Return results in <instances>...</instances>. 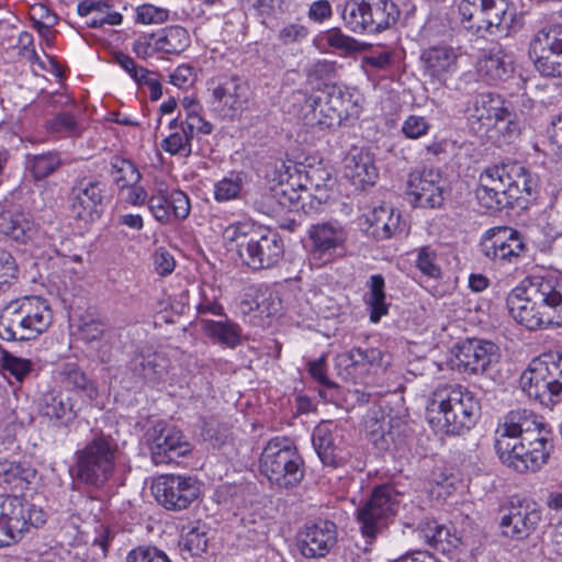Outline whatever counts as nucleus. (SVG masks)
Here are the masks:
<instances>
[{"instance_id": "c85d7f7f", "label": "nucleus", "mask_w": 562, "mask_h": 562, "mask_svg": "<svg viewBox=\"0 0 562 562\" xmlns=\"http://www.w3.org/2000/svg\"><path fill=\"white\" fill-rule=\"evenodd\" d=\"M420 58L426 74L439 82H445L457 69V55L449 47H430Z\"/></svg>"}, {"instance_id": "ddd939ff", "label": "nucleus", "mask_w": 562, "mask_h": 562, "mask_svg": "<svg viewBox=\"0 0 562 562\" xmlns=\"http://www.w3.org/2000/svg\"><path fill=\"white\" fill-rule=\"evenodd\" d=\"M400 507L398 495L392 486L382 485L357 510V520L363 537L374 539L387 525Z\"/></svg>"}, {"instance_id": "412c9836", "label": "nucleus", "mask_w": 562, "mask_h": 562, "mask_svg": "<svg viewBox=\"0 0 562 562\" xmlns=\"http://www.w3.org/2000/svg\"><path fill=\"white\" fill-rule=\"evenodd\" d=\"M148 209L157 221L167 224L175 220H186L191 204L183 191H168L165 182L156 181L148 199Z\"/></svg>"}, {"instance_id": "1a4fd4ad", "label": "nucleus", "mask_w": 562, "mask_h": 562, "mask_svg": "<svg viewBox=\"0 0 562 562\" xmlns=\"http://www.w3.org/2000/svg\"><path fill=\"white\" fill-rule=\"evenodd\" d=\"M400 16L397 5L389 0H348L341 11L347 29L355 33H379Z\"/></svg>"}, {"instance_id": "dca6fc26", "label": "nucleus", "mask_w": 562, "mask_h": 562, "mask_svg": "<svg viewBox=\"0 0 562 562\" xmlns=\"http://www.w3.org/2000/svg\"><path fill=\"white\" fill-rule=\"evenodd\" d=\"M541 521L540 505L530 498H513L504 508L499 527L505 537L525 540L538 530Z\"/></svg>"}, {"instance_id": "3c124183", "label": "nucleus", "mask_w": 562, "mask_h": 562, "mask_svg": "<svg viewBox=\"0 0 562 562\" xmlns=\"http://www.w3.org/2000/svg\"><path fill=\"white\" fill-rule=\"evenodd\" d=\"M256 290L249 289L245 293V297L240 302V311L244 314H249L255 310H259L261 314H266L267 316L273 315L278 312L280 306V301L278 297L272 294L269 295L266 300L258 302L255 297Z\"/></svg>"}, {"instance_id": "7ed1b4c3", "label": "nucleus", "mask_w": 562, "mask_h": 562, "mask_svg": "<svg viewBox=\"0 0 562 562\" xmlns=\"http://www.w3.org/2000/svg\"><path fill=\"white\" fill-rule=\"evenodd\" d=\"M535 187L536 181L521 164L507 161L487 167L480 175L475 194L483 207L501 211L530 196Z\"/></svg>"}, {"instance_id": "7c9ffc66", "label": "nucleus", "mask_w": 562, "mask_h": 562, "mask_svg": "<svg viewBox=\"0 0 562 562\" xmlns=\"http://www.w3.org/2000/svg\"><path fill=\"white\" fill-rule=\"evenodd\" d=\"M330 173L323 168H312L306 171L305 182L300 183L301 191L304 196L311 199L310 209L317 210L329 199V182H331Z\"/></svg>"}, {"instance_id": "0eeeda50", "label": "nucleus", "mask_w": 562, "mask_h": 562, "mask_svg": "<svg viewBox=\"0 0 562 562\" xmlns=\"http://www.w3.org/2000/svg\"><path fill=\"white\" fill-rule=\"evenodd\" d=\"M259 470L271 484L280 488L296 486L304 476L302 458L284 437L268 441L260 454Z\"/></svg>"}, {"instance_id": "e2e57ef3", "label": "nucleus", "mask_w": 562, "mask_h": 562, "mask_svg": "<svg viewBox=\"0 0 562 562\" xmlns=\"http://www.w3.org/2000/svg\"><path fill=\"white\" fill-rule=\"evenodd\" d=\"M255 206L257 210L269 216H280L281 206L279 199L277 198V186L271 188L269 191L263 192L256 201Z\"/></svg>"}, {"instance_id": "4468645a", "label": "nucleus", "mask_w": 562, "mask_h": 562, "mask_svg": "<svg viewBox=\"0 0 562 562\" xmlns=\"http://www.w3.org/2000/svg\"><path fill=\"white\" fill-rule=\"evenodd\" d=\"M551 356L533 359L520 376L522 391L540 403L553 402L562 394V381L558 380Z\"/></svg>"}, {"instance_id": "e433bc0d", "label": "nucleus", "mask_w": 562, "mask_h": 562, "mask_svg": "<svg viewBox=\"0 0 562 562\" xmlns=\"http://www.w3.org/2000/svg\"><path fill=\"white\" fill-rule=\"evenodd\" d=\"M0 233L24 243L33 233V223L22 212L5 211L0 213Z\"/></svg>"}, {"instance_id": "603ef678", "label": "nucleus", "mask_w": 562, "mask_h": 562, "mask_svg": "<svg viewBox=\"0 0 562 562\" xmlns=\"http://www.w3.org/2000/svg\"><path fill=\"white\" fill-rule=\"evenodd\" d=\"M59 165L60 159L55 153L36 155L29 160V169L37 180L44 179L53 173Z\"/></svg>"}, {"instance_id": "774afa93", "label": "nucleus", "mask_w": 562, "mask_h": 562, "mask_svg": "<svg viewBox=\"0 0 562 562\" xmlns=\"http://www.w3.org/2000/svg\"><path fill=\"white\" fill-rule=\"evenodd\" d=\"M392 63V53L390 50H381L363 56L361 59V67L363 70L369 71L370 68L383 70L386 69Z\"/></svg>"}, {"instance_id": "20e7f679", "label": "nucleus", "mask_w": 562, "mask_h": 562, "mask_svg": "<svg viewBox=\"0 0 562 562\" xmlns=\"http://www.w3.org/2000/svg\"><path fill=\"white\" fill-rule=\"evenodd\" d=\"M480 412L474 395L461 385H441L430 395L426 419L437 432L460 435L471 429Z\"/></svg>"}, {"instance_id": "2f4dec72", "label": "nucleus", "mask_w": 562, "mask_h": 562, "mask_svg": "<svg viewBox=\"0 0 562 562\" xmlns=\"http://www.w3.org/2000/svg\"><path fill=\"white\" fill-rule=\"evenodd\" d=\"M345 175L357 187L372 186L378 178V170L369 154L359 153L346 158Z\"/></svg>"}, {"instance_id": "6e6d98bb", "label": "nucleus", "mask_w": 562, "mask_h": 562, "mask_svg": "<svg viewBox=\"0 0 562 562\" xmlns=\"http://www.w3.org/2000/svg\"><path fill=\"white\" fill-rule=\"evenodd\" d=\"M416 267L423 274L429 278L437 279L441 276V269L438 265L437 256L435 251H431L427 247L419 249L416 258Z\"/></svg>"}, {"instance_id": "c03bdc74", "label": "nucleus", "mask_w": 562, "mask_h": 562, "mask_svg": "<svg viewBox=\"0 0 562 562\" xmlns=\"http://www.w3.org/2000/svg\"><path fill=\"white\" fill-rule=\"evenodd\" d=\"M111 176L120 188L136 184L140 180V173L135 165L126 159L115 157L111 161Z\"/></svg>"}, {"instance_id": "4c0bfd02", "label": "nucleus", "mask_w": 562, "mask_h": 562, "mask_svg": "<svg viewBox=\"0 0 562 562\" xmlns=\"http://www.w3.org/2000/svg\"><path fill=\"white\" fill-rule=\"evenodd\" d=\"M131 369L144 380H155L165 372V359L157 352L142 350L131 360Z\"/></svg>"}, {"instance_id": "4be33fe9", "label": "nucleus", "mask_w": 562, "mask_h": 562, "mask_svg": "<svg viewBox=\"0 0 562 562\" xmlns=\"http://www.w3.org/2000/svg\"><path fill=\"white\" fill-rule=\"evenodd\" d=\"M497 346L492 341L467 339L456 347L453 366L462 373H483L498 359Z\"/></svg>"}, {"instance_id": "9b49d317", "label": "nucleus", "mask_w": 562, "mask_h": 562, "mask_svg": "<svg viewBox=\"0 0 562 562\" xmlns=\"http://www.w3.org/2000/svg\"><path fill=\"white\" fill-rule=\"evenodd\" d=\"M470 117L473 126L477 124L479 133L488 134L495 131L512 137L520 132L517 115L510 109V104L498 94L476 95L470 108Z\"/></svg>"}, {"instance_id": "a19ab883", "label": "nucleus", "mask_w": 562, "mask_h": 562, "mask_svg": "<svg viewBox=\"0 0 562 562\" xmlns=\"http://www.w3.org/2000/svg\"><path fill=\"white\" fill-rule=\"evenodd\" d=\"M36 476V471L25 463L2 460L0 461V480L15 488L23 483H31Z\"/></svg>"}, {"instance_id": "a211bd4d", "label": "nucleus", "mask_w": 562, "mask_h": 562, "mask_svg": "<svg viewBox=\"0 0 562 562\" xmlns=\"http://www.w3.org/2000/svg\"><path fill=\"white\" fill-rule=\"evenodd\" d=\"M146 441L155 464H168L191 451L182 432L164 422L155 423L146 432Z\"/></svg>"}, {"instance_id": "09e8293b", "label": "nucleus", "mask_w": 562, "mask_h": 562, "mask_svg": "<svg viewBox=\"0 0 562 562\" xmlns=\"http://www.w3.org/2000/svg\"><path fill=\"white\" fill-rule=\"evenodd\" d=\"M324 38L330 47L338 49L344 54L362 52L368 47L367 44L360 43L353 37L344 34L338 27H333L326 31L324 33Z\"/></svg>"}, {"instance_id": "c756f323", "label": "nucleus", "mask_w": 562, "mask_h": 562, "mask_svg": "<svg viewBox=\"0 0 562 562\" xmlns=\"http://www.w3.org/2000/svg\"><path fill=\"white\" fill-rule=\"evenodd\" d=\"M38 412L50 422L60 424H67L76 417L71 398L56 390L47 391L40 397Z\"/></svg>"}, {"instance_id": "f8f14e48", "label": "nucleus", "mask_w": 562, "mask_h": 562, "mask_svg": "<svg viewBox=\"0 0 562 562\" xmlns=\"http://www.w3.org/2000/svg\"><path fill=\"white\" fill-rule=\"evenodd\" d=\"M45 512L18 496H0V548L21 539L30 527H41Z\"/></svg>"}, {"instance_id": "de8ad7c7", "label": "nucleus", "mask_w": 562, "mask_h": 562, "mask_svg": "<svg viewBox=\"0 0 562 562\" xmlns=\"http://www.w3.org/2000/svg\"><path fill=\"white\" fill-rule=\"evenodd\" d=\"M0 366L4 372L11 374L18 382H22L33 370V362L16 357L7 350L1 351Z\"/></svg>"}, {"instance_id": "864d4df0", "label": "nucleus", "mask_w": 562, "mask_h": 562, "mask_svg": "<svg viewBox=\"0 0 562 562\" xmlns=\"http://www.w3.org/2000/svg\"><path fill=\"white\" fill-rule=\"evenodd\" d=\"M77 329L80 337L86 341H94L102 337L104 333V324L91 314L79 316L77 321Z\"/></svg>"}, {"instance_id": "37998d69", "label": "nucleus", "mask_w": 562, "mask_h": 562, "mask_svg": "<svg viewBox=\"0 0 562 562\" xmlns=\"http://www.w3.org/2000/svg\"><path fill=\"white\" fill-rule=\"evenodd\" d=\"M157 35L160 50L168 54H179L189 45V34L179 25L170 26Z\"/></svg>"}, {"instance_id": "6e6552de", "label": "nucleus", "mask_w": 562, "mask_h": 562, "mask_svg": "<svg viewBox=\"0 0 562 562\" xmlns=\"http://www.w3.org/2000/svg\"><path fill=\"white\" fill-rule=\"evenodd\" d=\"M459 11L465 27L480 36L508 34L515 16L509 0H462Z\"/></svg>"}, {"instance_id": "2eb2a0df", "label": "nucleus", "mask_w": 562, "mask_h": 562, "mask_svg": "<svg viewBox=\"0 0 562 562\" xmlns=\"http://www.w3.org/2000/svg\"><path fill=\"white\" fill-rule=\"evenodd\" d=\"M529 55L544 77H562V25L542 27L530 42Z\"/></svg>"}, {"instance_id": "f03ea898", "label": "nucleus", "mask_w": 562, "mask_h": 562, "mask_svg": "<svg viewBox=\"0 0 562 562\" xmlns=\"http://www.w3.org/2000/svg\"><path fill=\"white\" fill-rule=\"evenodd\" d=\"M507 307L529 330L562 327V282L552 277L527 278L508 294Z\"/></svg>"}, {"instance_id": "72a5a7b5", "label": "nucleus", "mask_w": 562, "mask_h": 562, "mask_svg": "<svg viewBox=\"0 0 562 562\" xmlns=\"http://www.w3.org/2000/svg\"><path fill=\"white\" fill-rule=\"evenodd\" d=\"M247 88L237 78H227L213 88V99L222 109L237 111L247 100Z\"/></svg>"}, {"instance_id": "13d9d810", "label": "nucleus", "mask_w": 562, "mask_h": 562, "mask_svg": "<svg viewBox=\"0 0 562 562\" xmlns=\"http://www.w3.org/2000/svg\"><path fill=\"white\" fill-rule=\"evenodd\" d=\"M133 52L143 59L151 57L157 52H161L157 33L139 35L133 44Z\"/></svg>"}, {"instance_id": "f257e3e1", "label": "nucleus", "mask_w": 562, "mask_h": 562, "mask_svg": "<svg viewBox=\"0 0 562 562\" xmlns=\"http://www.w3.org/2000/svg\"><path fill=\"white\" fill-rule=\"evenodd\" d=\"M495 451L503 464L518 473L537 472L553 451L551 428L526 409L506 414L495 431Z\"/></svg>"}, {"instance_id": "49530a36", "label": "nucleus", "mask_w": 562, "mask_h": 562, "mask_svg": "<svg viewBox=\"0 0 562 562\" xmlns=\"http://www.w3.org/2000/svg\"><path fill=\"white\" fill-rule=\"evenodd\" d=\"M277 198L281 206V215L288 211H293L301 206L303 210L306 209V196L303 192H299L294 189L293 184L284 183V179L281 176L279 183L277 184Z\"/></svg>"}, {"instance_id": "b1692460", "label": "nucleus", "mask_w": 562, "mask_h": 562, "mask_svg": "<svg viewBox=\"0 0 562 562\" xmlns=\"http://www.w3.org/2000/svg\"><path fill=\"white\" fill-rule=\"evenodd\" d=\"M105 184L101 181L80 180L71 191V212L78 220L93 222L103 212Z\"/></svg>"}, {"instance_id": "bf43d9fd", "label": "nucleus", "mask_w": 562, "mask_h": 562, "mask_svg": "<svg viewBox=\"0 0 562 562\" xmlns=\"http://www.w3.org/2000/svg\"><path fill=\"white\" fill-rule=\"evenodd\" d=\"M322 98L328 104L330 111L336 112L338 116V123L341 124L344 120V109H342V92L341 87L336 85L328 86L326 85L323 89L317 90Z\"/></svg>"}, {"instance_id": "a18cd8bd", "label": "nucleus", "mask_w": 562, "mask_h": 562, "mask_svg": "<svg viewBox=\"0 0 562 562\" xmlns=\"http://www.w3.org/2000/svg\"><path fill=\"white\" fill-rule=\"evenodd\" d=\"M367 302L371 308L370 319L372 323H378L383 315L387 314V304L385 303L384 293V279L379 274L371 277V291Z\"/></svg>"}, {"instance_id": "69168bd1", "label": "nucleus", "mask_w": 562, "mask_h": 562, "mask_svg": "<svg viewBox=\"0 0 562 562\" xmlns=\"http://www.w3.org/2000/svg\"><path fill=\"white\" fill-rule=\"evenodd\" d=\"M429 130V124L424 116L409 115L402 125V132L407 138L416 139L424 136Z\"/></svg>"}, {"instance_id": "338daca9", "label": "nucleus", "mask_w": 562, "mask_h": 562, "mask_svg": "<svg viewBox=\"0 0 562 562\" xmlns=\"http://www.w3.org/2000/svg\"><path fill=\"white\" fill-rule=\"evenodd\" d=\"M342 98V109L344 111V120H348L349 117L358 116L360 112V102L361 95L356 89L351 88H341Z\"/></svg>"}, {"instance_id": "6ab92c4d", "label": "nucleus", "mask_w": 562, "mask_h": 562, "mask_svg": "<svg viewBox=\"0 0 562 562\" xmlns=\"http://www.w3.org/2000/svg\"><path fill=\"white\" fill-rule=\"evenodd\" d=\"M480 248L486 258L501 263H515L526 251L519 232L508 226L490 228L483 236Z\"/></svg>"}, {"instance_id": "9d476101", "label": "nucleus", "mask_w": 562, "mask_h": 562, "mask_svg": "<svg viewBox=\"0 0 562 562\" xmlns=\"http://www.w3.org/2000/svg\"><path fill=\"white\" fill-rule=\"evenodd\" d=\"M119 447L110 436H97L78 452V477L86 484L102 486L114 473Z\"/></svg>"}, {"instance_id": "5fc2aeb1", "label": "nucleus", "mask_w": 562, "mask_h": 562, "mask_svg": "<svg viewBox=\"0 0 562 562\" xmlns=\"http://www.w3.org/2000/svg\"><path fill=\"white\" fill-rule=\"evenodd\" d=\"M169 19V11L149 3L136 8L135 21L140 24H160Z\"/></svg>"}, {"instance_id": "cd10ccee", "label": "nucleus", "mask_w": 562, "mask_h": 562, "mask_svg": "<svg viewBox=\"0 0 562 562\" xmlns=\"http://www.w3.org/2000/svg\"><path fill=\"white\" fill-rule=\"evenodd\" d=\"M302 111L304 124L308 127L325 131L340 125L336 112L330 111L317 91L305 98Z\"/></svg>"}, {"instance_id": "4d7b16f0", "label": "nucleus", "mask_w": 562, "mask_h": 562, "mask_svg": "<svg viewBox=\"0 0 562 562\" xmlns=\"http://www.w3.org/2000/svg\"><path fill=\"white\" fill-rule=\"evenodd\" d=\"M126 562H171L168 555L156 547H137L127 553Z\"/></svg>"}, {"instance_id": "aec40b11", "label": "nucleus", "mask_w": 562, "mask_h": 562, "mask_svg": "<svg viewBox=\"0 0 562 562\" xmlns=\"http://www.w3.org/2000/svg\"><path fill=\"white\" fill-rule=\"evenodd\" d=\"M196 104L188 110L186 120H171L169 123L170 134L161 140V148L172 155L188 157L192 153V138L194 133L207 135L212 132V124L205 121L195 110Z\"/></svg>"}, {"instance_id": "f704fd0d", "label": "nucleus", "mask_w": 562, "mask_h": 562, "mask_svg": "<svg viewBox=\"0 0 562 562\" xmlns=\"http://www.w3.org/2000/svg\"><path fill=\"white\" fill-rule=\"evenodd\" d=\"M401 426L402 419L391 415H382L381 419L371 418L367 424L371 441L382 450H387L395 441V435L400 434Z\"/></svg>"}, {"instance_id": "f3484780", "label": "nucleus", "mask_w": 562, "mask_h": 562, "mask_svg": "<svg viewBox=\"0 0 562 562\" xmlns=\"http://www.w3.org/2000/svg\"><path fill=\"white\" fill-rule=\"evenodd\" d=\"M151 490L156 501L168 510L187 509L200 495L195 479L173 474L157 477Z\"/></svg>"}, {"instance_id": "a878e982", "label": "nucleus", "mask_w": 562, "mask_h": 562, "mask_svg": "<svg viewBox=\"0 0 562 562\" xmlns=\"http://www.w3.org/2000/svg\"><path fill=\"white\" fill-rule=\"evenodd\" d=\"M312 442L325 465H336L341 459L342 430L331 420H323L313 431Z\"/></svg>"}, {"instance_id": "052dcab7", "label": "nucleus", "mask_w": 562, "mask_h": 562, "mask_svg": "<svg viewBox=\"0 0 562 562\" xmlns=\"http://www.w3.org/2000/svg\"><path fill=\"white\" fill-rule=\"evenodd\" d=\"M348 358L351 361V363L355 366H360V364H366V363L382 366L384 353L381 350L375 349V348H368V349L352 348L348 352Z\"/></svg>"}, {"instance_id": "473e14b6", "label": "nucleus", "mask_w": 562, "mask_h": 562, "mask_svg": "<svg viewBox=\"0 0 562 562\" xmlns=\"http://www.w3.org/2000/svg\"><path fill=\"white\" fill-rule=\"evenodd\" d=\"M476 68L480 76L492 83L509 77L513 72V63L501 49L491 50L479 59Z\"/></svg>"}, {"instance_id": "58836bf2", "label": "nucleus", "mask_w": 562, "mask_h": 562, "mask_svg": "<svg viewBox=\"0 0 562 562\" xmlns=\"http://www.w3.org/2000/svg\"><path fill=\"white\" fill-rule=\"evenodd\" d=\"M201 326L209 338L227 347L234 348L240 342V329L232 322L201 319Z\"/></svg>"}, {"instance_id": "39448f33", "label": "nucleus", "mask_w": 562, "mask_h": 562, "mask_svg": "<svg viewBox=\"0 0 562 562\" xmlns=\"http://www.w3.org/2000/svg\"><path fill=\"white\" fill-rule=\"evenodd\" d=\"M223 239L236 248L243 263L252 270L271 269L284 256L283 239L277 232L247 222L228 225Z\"/></svg>"}, {"instance_id": "bb28decb", "label": "nucleus", "mask_w": 562, "mask_h": 562, "mask_svg": "<svg viewBox=\"0 0 562 562\" xmlns=\"http://www.w3.org/2000/svg\"><path fill=\"white\" fill-rule=\"evenodd\" d=\"M313 251L323 256L331 255L336 249L342 248L348 233L344 225L337 221H329L312 225L308 231Z\"/></svg>"}, {"instance_id": "c9c22d12", "label": "nucleus", "mask_w": 562, "mask_h": 562, "mask_svg": "<svg viewBox=\"0 0 562 562\" xmlns=\"http://www.w3.org/2000/svg\"><path fill=\"white\" fill-rule=\"evenodd\" d=\"M367 222L375 238L387 239L398 227L400 214H395L391 206L380 205L367 215Z\"/></svg>"}, {"instance_id": "5701e85b", "label": "nucleus", "mask_w": 562, "mask_h": 562, "mask_svg": "<svg viewBox=\"0 0 562 562\" xmlns=\"http://www.w3.org/2000/svg\"><path fill=\"white\" fill-rule=\"evenodd\" d=\"M406 194L412 196L414 205L420 207L440 206L442 196V180L439 170H415L408 175Z\"/></svg>"}, {"instance_id": "0e129e2a", "label": "nucleus", "mask_w": 562, "mask_h": 562, "mask_svg": "<svg viewBox=\"0 0 562 562\" xmlns=\"http://www.w3.org/2000/svg\"><path fill=\"white\" fill-rule=\"evenodd\" d=\"M420 533L430 547H437L439 543H442L450 535L447 527L435 520L425 522Z\"/></svg>"}, {"instance_id": "680f3d73", "label": "nucleus", "mask_w": 562, "mask_h": 562, "mask_svg": "<svg viewBox=\"0 0 562 562\" xmlns=\"http://www.w3.org/2000/svg\"><path fill=\"white\" fill-rule=\"evenodd\" d=\"M181 544L182 548L192 555H199L204 552L207 547L206 533L199 528H193L183 536Z\"/></svg>"}, {"instance_id": "423d86ee", "label": "nucleus", "mask_w": 562, "mask_h": 562, "mask_svg": "<svg viewBox=\"0 0 562 562\" xmlns=\"http://www.w3.org/2000/svg\"><path fill=\"white\" fill-rule=\"evenodd\" d=\"M53 322V312L41 296H22L10 301L0 311V338L27 341L45 333Z\"/></svg>"}, {"instance_id": "ea45409f", "label": "nucleus", "mask_w": 562, "mask_h": 562, "mask_svg": "<svg viewBox=\"0 0 562 562\" xmlns=\"http://www.w3.org/2000/svg\"><path fill=\"white\" fill-rule=\"evenodd\" d=\"M59 376L65 385L82 391L90 401L98 396L97 386L76 363H64L60 367Z\"/></svg>"}, {"instance_id": "79ce46f5", "label": "nucleus", "mask_w": 562, "mask_h": 562, "mask_svg": "<svg viewBox=\"0 0 562 562\" xmlns=\"http://www.w3.org/2000/svg\"><path fill=\"white\" fill-rule=\"evenodd\" d=\"M45 127L47 132L61 137H79L83 132V126L70 112H59L46 122Z\"/></svg>"}, {"instance_id": "393cba45", "label": "nucleus", "mask_w": 562, "mask_h": 562, "mask_svg": "<svg viewBox=\"0 0 562 562\" xmlns=\"http://www.w3.org/2000/svg\"><path fill=\"white\" fill-rule=\"evenodd\" d=\"M337 542V527L329 520L307 525L299 535V548L306 558L325 557Z\"/></svg>"}, {"instance_id": "8fccbe9b", "label": "nucleus", "mask_w": 562, "mask_h": 562, "mask_svg": "<svg viewBox=\"0 0 562 562\" xmlns=\"http://www.w3.org/2000/svg\"><path fill=\"white\" fill-rule=\"evenodd\" d=\"M244 184L241 173H231L214 184V198L218 202H227L239 196Z\"/></svg>"}]
</instances>
